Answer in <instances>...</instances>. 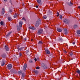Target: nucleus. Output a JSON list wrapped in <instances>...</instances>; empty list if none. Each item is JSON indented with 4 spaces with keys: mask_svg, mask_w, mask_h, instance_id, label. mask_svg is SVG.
<instances>
[{
    "mask_svg": "<svg viewBox=\"0 0 80 80\" xmlns=\"http://www.w3.org/2000/svg\"><path fill=\"white\" fill-rule=\"evenodd\" d=\"M41 23V21L40 19H38V21L36 22L35 26L36 27H38V25H39V24Z\"/></svg>",
    "mask_w": 80,
    "mask_h": 80,
    "instance_id": "1",
    "label": "nucleus"
},
{
    "mask_svg": "<svg viewBox=\"0 0 80 80\" xmlns=\"http://www.w3.org/2000/svg\"><path fill=\"white\" fill-rule=\"evenodd\" d=\"M63 22L65 23L68 24V23H69V22H70V21H69V20H67V19H64Z\"/></svg>",
    "mask_w": 80,
    "mask_h": 80,
    "instance_id": "2",
    "label": "nucleus"
},
{
    "mask_svg": "<svg viewBox=\"0 0 80 80\" xmlns=\"http://www.w3.org/2000/svg\"><path fill=\"white\" fill-rule=\"evenodd\" d=\"M43 32V30L42 29H41L38 30V35H40V34L42 33Z\"/></svg>",
    "mask_w": 80,
    "mask_h": 80,
    "instance_id": "3",
    "label": "nucleus"
},
{
    "mask_svg": "<svg viewBox=\"0 0 80 80\" xmlns=\"http://www.w3.org/2000/svg\"><path fill=\"white\" fill-rule=\"evenodd\" d=\"M42 65L43 67V68H44V69H47V68H48V67L46 65H45V64L42 63Z\"/></svg>",
    "mask_w": 80,
    "mask_h": 80,
    "instance_id": "4",
    "label": "nucleus"
},
{
    "mask_svg": "<svg viewBox=\"0 0 80 80\" xmlns=\"http://www.w3.org/2000/svg\"><path fill=\"white\" fill-rule=\"evenodd\" d=\"M12 65L11 64H9L7 66V68L9 70H10V69L12 68Z\"/></svg>",
    "mask_w": 80,
    "mask_h": 80,
    "instance_id": "5",
    "label": "nucleus"
},
{
    "mask_svg": "<svg viewBox=\"0 0 80 80\" xmlns=\"http://www.w3.org/2000/svg\"><path fill=\"white\" fill-rule=\"evenodd\" d=\"M29 29H32V30H36V28L34 27L33 26H30L29 27Z\"/></svg>",
    "mask_w": 80,
    "mask_h": 80,
    "instance_id": "6",
    "label": "nucleus"
},
{
    "mask_svg": "<svg viewBox=\"0 0 80 80\" xmlns=\"http://www.w3.org/2000/svg\"><path fill=\"white\" fill-rule=\"evenodd\" d=\"M27 64H25L23 66V70L24 71L26 70L27 68Z\"/></svg>",
    "mask_w": 80,
    "mask_h": 80,
    "instance_id": "7",
    "label": "nucleus"
},
{
    "mask_svg": "<svg viewBox=\"0 0 80 80\" xmlns=\"http://www.w3.org/2000/svg\"><path fill=\"white\" fill-rule=\"evenodd\" d=\"M22 24H23V22L22 21H20L19 22V26L20 27H22Z\"/></svg>",
    "mask_w": 80,
    "mask_h": 80,
    "instance_id": "8",
    "label": "nucleus"
},
{
    "mask_svg": "<svg viewBox=\"0 0 80 80\" xmlns=\"http://www.w3.org/2000/svg\"><path fill=\"white\" fill-rule=\"evenodd\" d=\"M68 5H69V6H72L73 5V3H72V2H70L68 3Z\"/></svg>",
    "mask_w": 80,
    "mask_h": 80,
    "instance_id": "9",
    "label": "nucleus"
},
{
    "mask_svg": "<svg viewBox=\"0 0 80 80\" xmlns=\"http://www.w3.org/2000/svg\"><path fill=\"white\" fill-rule=\"evenodd\" d=\"M4 13H5V9H4V8H3L2 9V15H3Z\"/></svg>",
    "mask_w": 80,
    "mask_h": 80,
    "instance_id": "10",
    "label": "nucleus"
},
{
    "mask_svg": "<svg viewBox=\"0 0 80 80\" xmlns=\"http://www.w3.org/2000/svg\"><path fill=\"white\" fill-rule=\"evenodd\" d=\"M5 48L7 51H8V50H9V48H8L7 46H5Z\"/></svg>",
    "mask_w": 80,
    "mask_h": 80,
    "instance_id": "11",
    "label": "nucleus"
},
{
    "mask_svg": "<svg viewBox=\"0 0 80 80\" xmlns=\"http://www.w3.org/2000/svg\"><path fill=\"white\" fill-rule=\"evenodd\" d=\"M37 2L39 5H42V2H41V0H37Z\"/></svg>",
    "mask_w": 80,
    "mask_h": 80,
    "instance_id": "12",
    "label": "nucleus"
},
{
    "mask_svg": "<svg viewBox=\"0 0 80 80\" xmlns=\"http://www.w3.org/2000/svg\"><path fill=\"white\" fill-rule=\"evenodd\" d=\"M45 52H46V53L47 54H50V52L49 51H48V50H46Z\"/></svg>",
    "mask_w": 80,
    "mask_h": 80,
    "instance_id": "13",
    "label": "nucleus"
},
{
    "mask_svg": "<svg viewBox=\"0 0 80 80\" xmlns=\"http://www.w3.org/2000/svg\"><path fill=\"white\" fill-rule=\"evenodd\" d=\"M64 34L65 35H67L68 34V32H67V30L66 29H64Z\"/></svg>",
    "mask_w": 80,
    "mask_h": 80,
    "instance_id": "14",
    "label": "nucleus"
},
{
    "mask_svg": "<svg viewBox=\"0 0 80 80\" xmlns=\"http://www.w3.org/2000/svg\"><path fill=\"white\" fill-rule=\"evenodd\" d=\"M1 65L2 66H3L5 65V63L3 61H2L1 62Z\"/></svg>",
    "mask_w": 80,
    "mask_h": 80,
    "instance_id": "15",
    "label": "nucleus"
},
{
    "mask_svg": "<svg viewBox=\"0 0 80 80\" xmlns=\"http://www.w3.org/2000/svg\"><path fill=\"white\" fill-rule=\"evenodd\" d=\"M11 33L12 32H8V33L7 35H6V38H7L8 37H9V35L11 34Z\"/></svg>",
    "mask_w": 80,
    "mask_h": 80,
    "instance_id": "16",
    "label": "nucleus"
},
{
    "mask_svg": "<svg viewBox=\"0 0 80 80\" xmlns=\"http://www.w3.org/2000/svg\"><path fill=\"white\" fill-rule=\"evenodd\" d=\"M57 30L59 32H62V29L60 28H57Z\"/></svg>",
    "mask_w": 80,
    "mask_h": 80,
    "instance_id": "17",
    "label": "nucleus"
},
{
    "mask_svg": "<svg viewBox=\"0 0 80 80\" xmlns=\"http://www.w3.org/2000/svg\"><path fill=\"white\" fill-rule=\"evenodd\" d=\"M2 57L3 58H5V57H6V54H2Z\"/></svg>",
    "mask_w": 80,
    "mask_h": 80,
    "instance_id": "18",
    "label": "nucleus"
},
{
    "mask_svg": "<svg viewBox=\"0 0 80 80\" xmlns=\"http://www.w3.org/2000/svg\"><path fill=\"white\" fill-rule=\"evenodd\" d=\"M76 72L77 73L79 74V76H80V70H78L76 71Z\"/></svg>",
    "mask_w": 80,
    "mask_h": 80,
    "instance_id": "19",
    "label": "nucleus"
},
{
    "mask_svg": "<svg viewBox=\"0 0 80 80\" xmlns=\"http://www.w3.org/2000/svg\"><path fill=\"white\" fill-rule=\"evenodd\" d=\"M17 27L18 30L19 31L20 30V28L18 26V25H17Z\"/></svg>",
    "mask_w": 80,
    "mask_h": 80,
    "instance_id": "20",
    "label": "nucleus"
},
{
    "mask_svg": "<svg viewBox=\"0 0 80 80\" xmlns=\"http://www.w3.org/2000/svg\"><path fill=\"white\" fill-rule=\"evenodd\" d=\"M18 17V14L16 13L15 14V15L14 16V18H17Z\"/></svg>",
    "mask_w": 80,
    "mask_h": 80,
    "instance_id": "21",
    "label": "nucleus"
},
{
    "mask_svg": "<svg viewBox=\"0 0 80 80\" xmlns=\"http://www.w3.org/2000/svg\"><path fill=\"white\" fill-rule=\"evenodd\" d=\"M34 72L37 75V74L38 73V72L37 70H34Z\"/></svg>",
    "mask_w": 80,
    "mask_h": 80,
    "instance_id": "22",
    "label": "nucleus"
},
{
    "mask_svg": "<svg viewBox=\"0 0 80 80\" xmlns=\"http://www.w3.org/2000/svg\"><path fill=\"white\" fill-rule=\"evenodd\" d=\"M8 20L9 21H10L12 20V18L11 17H8Z\"/></svg>",
    "mask_w": 80,
    "mask_h": 80,
    "instance_id": "23",
    "label": "nucleus"
},
{
    "mask_svg": "<svg viewBox=\"0 0 80 80\" xmlns=\"http://www.w3.org/2000/svg\"><path fill=\"white\" fill-rule=\"evenodd\" d=\"M74 28H78V26L77 25H74L73 26Z\"/></svg>",
    "mask_w": 80,
    "mask_h": 80,
    "instance_id": "24",
    "label": "nucleus"
},
{
    "mask_svg": "<svg viewBox=\"0 0 80 80\" xmlns=\"http://www.w3.org/2000/svg\"><path fill=\"white\" fill-rule=\"evenodd\" d=\"M77 34H78V35H80V30H78L77 32Z\"/></svg>",
    "mask_w": 80,
    "mask_h": 80,
    "instance_id": "25",
    "label": "nucleus"
},
{
    "mask_svg": "<svg viewBox=\"0 0 80 80\" xmlns=\"http://www.w3.org/2000/svg\"><path fill=\"white\" fill-rule=\"evenodd\" d=\"M25 74L24 73H23L22 74V77H25Z\"/></svg>",
    "mask_w": 80,
    "mask_h": 80,
    "instance_id": "26",
    "label": "nucleus"
},
{
    "mask_svg": "<svg viewBox=\"0 0 80 80\" xmlns=\"http://www.w3.org/2000/svg\"><path fill=\"white\" fill-rule=\"evenodd\" d=\"M70 55L71 57H72V55H73V52H70Z\"/></svg>",
    "mask_w": 80,
    "mask_h": 80,
    "instance_id": "27",
    "label": "nucleus"
},
{
    "mask_svg": "<svg viewBox=\"0 0 80 80\" xmlns=\"http://www.w3.org/2000/svg\"><path fill=\"white\" fill-rule=\"evenodd\" d=\"M22 72L21 71H19V72H18L19 74L20 75H22Z\"/></svg>",
    "mask_w": 80,
    "mask_h": 80,
    "instance_id": "28",
    "label": "nucleus"
},
{
    "mask_svg": "<svg viewBox=\"0 0 80 80\" xmlns=\"http://www.w3.org/2000/svg\"><path fill=\"white\" fill-rule=\"evenodd\" d=\"M3 21H1L0 22V24L1 25H3Z\"/></svg>",
    "mask_w": 80,
    "mask_h": 80,
    "instance_id": "29",
    "label": "nucleus"
},
{
    "mask_svg": "<svg viewBox=\"0 0 80 80\" xmlns=\"http://www.w3.org/2000/svg\"><path fill=\"white\" fill-rule=\"evenodd\" d=\"M13 72L14 73H17V71L16 70H14L13 71Z\"/></svg>",
    "mask_w": 80,
    "mask_h": 80,
    "instance_id": "30",
    "label": "nucleus"
},
{
    "mask_svg": "<svg viewBox=\"0 0 80 80\" xmlns=\"http://www.w3.org/2000/svg\"><path fill=\"white\" fill-rule=\"evenodd\" d=\"M24 48H18V50H22Z\"/></svg>",
    "mask_w": 80,
    "mask_h": 80,
    "instance_id": "31",
    "label": "nucleus"
},
{
    "mask_svg": "<svg viewBox=\"0 0 80 80\" xmlns=\"http://www.w3.org/2000/svg\"><path fill=\"white\" fill-rule=\"evenodd\" d=\"M43 17V18L44 19H46V18H47V16H46V15L44 16Z\"/></svg>",
    "mask_w": 80,
    "mask_h": 80,
    "instance_id": "32",
    "label": "nucleus"
},
{
    "mask_svg": "<svg viewBox=\"0 0 80 80\" xmlns=\"http://www.w3.org/2000/svg\"><path fill=\"white\" fill-rule=\"evenodd\" d=\"M38 43H40V44H42L43 43V42L41 41H39V42Z\"/></svg>",
    "mask_w": 80,
    "mask_h": 80,
    "instance_id": "33",
    "label": "nucleus"
},
{
    "mask_svg": "<svg viewBox=\"0 0 80 80\" xmlns=\"http://www.w3.org/2000/svg\"><path fill=\"white\" fill-rule=\"evenodd\" d=\"M59 18L61 19H62V15H60L59 16Z\"/></svg>",
    "mask_w": 80,
    "mask_h": 80,
    "instance_id": "34",
    "label": "nucleus"
},
{
    "mask_svg": "<svg viewBox=\"0 0 80 80\" xmlns=\"http://www.w3.org/2000/svg\"><path fill=\"white\" fill-rule=\"evenodd\" d=\"M19 57H21V56H22V53H21V52H19Z\"/></svg>",
    "mask_w": 80,
    "mask_h": 80,
    "instance_id": "35",
    "label": "nucleus"
},
{
    "mask_svg": "<svg viewBox=\"0 0 80 80\" xmlns=\"http://www.w3.org/2000/svg\"><path fill=\"white\" fill-rule=\"evenodd\" d=\"M9 11L10 12V13H12V10L11 9H9Z\"/></svg>",
    "mask_w": 80,
    "mask_h": 80,
    "instance_id": "36",
    "label": "nucleus"
},
{
    "mask_svg": "<svg viewBox=\"0 0 80 80\" xmlns=\"http://www.w3.org/2000/svg\"><path fill=\"white\" fill-rule=\"evenodd\" d=\"M34 60L35 62H37V58H34Z\"/></svg>",
    "mask_w": 80,
    "mask_h": 80,
    "instance_id": "37",
    "label": "nucleus"
},
{
    "mask_svg": "<svg viewBox=\"0 0 80 80\" xmlns=\"http://www.w3.org/2000/svg\"><path fill=\"white\" fill-rule=\"evenodd\" d=\"M22 20H24V21H26V20H25V19L24 17L22 18Z\"/></svg>",
    "mask_w": 80,
    "mask_h": 80,
    "instance_id": "38",
    "label": "nucleus"
},
{
    "mask_svg": "<svg viewBox=\"0 0 80 80\" xmlns=\"http://www.w3.org/2000/svg\"><path fill=\"white\" fill-rule=\"evenodd\" d=\"M57 14H58V15H57V17H58V16H59V15H60V14L58 12H57Z\"/></svg>",
    "mask_w": 80,
    "mask_h": 80,
    "instance_id": "39",
    "label": "nucleus"
},
{
    "mask_svg": "<svg viewBox=\"0 0 80 80\" xmlns=\"http://www.w3.org/2000/svg\"><path fill=\"white\" fill-rule=\"evenodd\" d=\"M29 62L30 63H33V61L32 60H29Z\"/></svg>",
    "mask_w": 80,
    "mask_h": 80,
    "instance_id": "40",
    "label": "nucleus"
},
{
    "mask_svg": "<svg viewBox=\"0 0 80 80\" xmlns=\"http://www.w3.org/2000/svg\"><path fill=\"white\" fill-rule=\"evenodd\" d=\"M60 40H61V41H62L63 40V39L62 38H59Z\"/></svg>",
    "mask_w": 80,
    "mask_h": 80,
    "instance_id": "41",
    "label": "nucleus"
},
{
    "mask_svg": "<svg viewBox=\"0 0 80 80\" xmlns=\"http://www.w3.org/2000/svg\"><path fill=\"white\" fill-rule=\"evenodd\" d=\"M36 69H39V68H40V67H36Z\"/></svg>",
    "mask_w": 80,
    "mask_h": 80,
    "instance_id": "42",
    "label": "nucleus"
},
{
    "mask_svg": "<svg viewBox=\"0 0 80 80\" xmlns=\"http://www.w3.org/2000/svg\"><path fill=\"white\" fill-rule=\"evenodd\" d=\"M64 52L65 53H67V52L66 51H65Z\"/></svg>",
    "mask_w": 80,
    "mask_h": 80,
    "instance_id": "43",
    "label": "nucleus"
},
{
    "mask_svg": "<svg viewBox=\"0 0 80 80\" xmlns=\"http://www.w3.org/2000/svg\"><path fill=\"white\" fill-rule=\"evenodd\" d=\"M75 43V42H73L72 43V44H73V45H74Z\"/></svg>",
    "mask_w": 80,
    "mask_h": 80,
    "instance_id": "44",
    "label": "nucleus"
},
{
    "mask_svg": "<svg viewBox=\"0 0 80 80\" xmlns=\"http://www.w3.org/2000/svg\"><path fill=\"white\" fill-rule=\"evenodd\" d=\"M36 8H38V6H36Z\"/></svg>",
    "mask_w": 80,
    "mask_h": 80,
    "instance_id": "45",
    "label": "nucleus"
},
{
    "mask_svg": "<svg viewBox=\"0 0 80 80\" xmlns=\"http://www.w3.org/2000/svg\"><path fill=\"white\" fill-rule=\"evenodd\" d=\"M24 40H27V38H24Z\"/></svg>",
    "mask_w": 80,
    "mask_h": 80,
    "instance_id": "46",
    "label": "nucleus"
},
{
    "mask_svg": "<svg viewBox=\"0 0 80 80\" xmlns=\"http://www.w3.org/2000/svg\"><path fill=\"white\" fill-rule=\"evenodd\" d=\"M78 8H80V6H78Z\"/></svg>",
    "mask_w": 80,
    "mask_h": 80,
    "instance_id": "47",
    "label": "nucleus"
},
{
    "mask_svg": "<svg viewBox=\"0 0 80 80\" xmlns=\"http://www.w3.org/2000/svg\"><path fill=\"white\" fill-rule=\"evenodd\" d=\"M37 60H39V58H38Z\"/></svg>",
    "mask_w": 80,
    "mask_h": 80,
    "instance_id": "48",
    "label": "nucleus"
},
{
    "mask_svg": "<svg viewBox=\"0 0 80 80\" xmlns=\"http://www.w3.org/2000/svg\"><path fill=\"white\" fill-rule=\"evenodd\" d=\"M31 41H33V39H31Z\"/></svg>",
    "mask_w": 80,
    "mask_h": 80,
    "instance_id": "49",
    "label": "nucleus"
},
{
    "mask_svg": "<svg viewBox=\"0 0 80 80\" xmlns=\"http://www.w3.org/2000/svg\"><path fill=\"white\" fill-rule=\"evenodd\" d=\"M10 3H11V1H10Z\"/></svg>",
    "mask_w": 80,
    "mask_h": 80,
    "instance_id": "50",
    "label": "nucleus"
},
{
    "mask_svg": "<svg viewBox=\"0 0 80 80\" xmlns=\"http://www.w3.org/2000/svg\"><path fill=\"white\" fill-rule=\"evenodd\" d=\"M79 20H80V19H79Z\"/></svg>",
    "mask_w": 80,
    "mask_h": 80,
    "instance_id": "51",
    "label": "nucleus"
}]
</instances>
